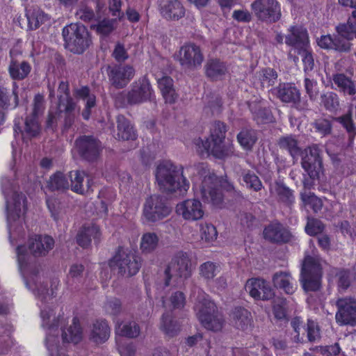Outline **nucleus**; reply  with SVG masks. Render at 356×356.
I'll return each instance as SVG.
<instances>
[{
	"instance_id": "obj_53",
	"label": "nucleus",
	"mask_w": 356,
	"mask_h": 356,
	"mask_svg": "<svg viewBox=\"0 0 356 356\" xmlns=\"http://www.w3.org/2000/svg\"><path fill=\"white\" fill-rule=\"evenodd\" d=\"M316 131L322 136H327L332 134V123L330 118H320L313 122Z\"/></svg>"
},
{
	"instance_id": "obj_48",
	"label": "nucleus",
	"mask_w": 356,
	"mask_h": 356,
	"mask_svg": "<svg viewBox=\"0 0 356 356\" xmlns=\"http://www.w3.org/2000/svg\"><path fill=\"white\" fill-rule=\"evenodd\" d=\"M115 332L122 337L136 338L140 334V329L136 322L131 321L119 324L115 328Z\"/></svg>"
},
{
	"instance_id": "obj_13",
	"label": "nucleus",
	"mask_w": 356,
	"mask_h": 356,
	"mask_svg": "<svg viewBox=\"0 0 356 356\" xmlns=\"http://www.w3.org/2000/svg\"><path fill=\"white\" fill-rule=\"evenodd\" d=\"M171 208L166 199L161 195H153L147 197L144 203L143 215L149 222H155L170 215Z\"/></svg>"
},
{
	"instance_id": "obj_6",
	"label": "nucleus",
	"mask_w": 356,
	"mask_h": 356,
	"mask_svg": "<svg viewBox=\"0 0 356 356\" xmlns=\"http://www.w3.org/2000/svg\"><path fill=\"white\" fill-rule=\"evenodd\" d=\"M194 310L198 320L206 329L217 332L222 328L224 323L222 315L209 296L200 294L194 306Z\"/></svg>"
},
{
	"instance_id": "obj_29",
	"label": "nucleus",
	"mask_w": 356,
	"mask_h": 356,
	"mask_svg": "<svg viewBox=\"0 0 356 356\" xmlns=\"http://www.w3.org/2000/svg\"><path fill=\"white\" fill-rule=\"evenodd\" d=\"M100 236L99 226L94 224L84 225L76 235V242L81 247L87 248L90 245L92 239L96 243H99Z\"/></svg>"
},
{
	"instance_id": "obj_52",
	"label": "nucleus",
	"mask_w": 356,
	"mask_h": 356,
	"mask_svg": "<svg viewBox=\"0 0 356 356\" xmlns=\"http://www.w3.org/2000/svg\"><path fill=\"white\" fill-rule=\"evenodd\" d=\"M115 19H104L96 24H92L90 28L97 33L104 36L108 35L115 29Z\"/></svg>"
},
{
	"instance_id": "obj_61",
	"label": "nucleus",
	"mask_w": 356,
	"mask_h": 356,
	"mask_svg": "<svg viewBox=\"0 0 356 356\" xmlns=\"http://www.w3.org/2000/svg\"><path fill=\"white\" fill-rule=\"evenodd\" d=\"M273 312L275 318L284 320L286 318V300L284 298H278L275 301Z\"/></svg>"
},
{
	"instance_id": "obj_17",
	"label": "nucleus",
	"mask_w": 356,
	"mask_h": 356,
	"mask_svg": "<svg viewBox=\"0 0 356 356\" xmlns=\"http://www.w3.org/2000/svg\"><path fill=\"white\" fill-rule=\"evenodd\" d=\"M336 322L339 325L356 326V298L346 296L336 300Z\"/></svg>"
},
{
	"instance_id": "obj_34",
	"label": "nucleus",
	"mask_w": 356,
	"mask_h": 356,
	"mask_svg": "<svg viewBox=\"0 0 356 356\" xmlns=\"http://www.w3.org/2000/svg\"><path fill=\"white\" fill-rule=\"evenodd\" d=\"M117 138L122 140H135L136 138V131L129 120L124 115L117 116Z\"/></svg>"
},
{
	"instance_id": "obj_39",
	"label": "nucleus",
	"mask_w": 356,
	"mask_h": 356,
	"mask_svg": "<svg viewBox=\"0 0 356 356\" xmlns=\"http://www.w3.org/2000/svg\"><path fill=\"white\" fill-rule=\"evenodd\" d=\"M277 72L270 67H264L257 72L255 79L262 88H268L275 84L277 81Z\"/></svg>"
},
{
	"instance_id": "obj_62",
	"label": "nucleus",
	"mask_w": 356,
	"mask_h": 356,
	"mask_svg": "<svg viewBox=\"0 0 356 356\" xmlns=\"http://www.w3.org/2000/svg\"><path fill=\"white\" fill-rule=\"evenodd\" d=\"M75 16L77 19L85 22H90L95 18L93 10L86 5L81 6L76 10Z\"/></svg>"
},
{
	"instance_id": "obj_7",
	"label": "nucleus",
	"mask_w": 356,
	"mask_h": 356,
	"mask_svg": "<svg viewBox=\"0 0 356 356\" xmlns=\"http://www.w3.org/2000/svg\"><path fill=\"white\" fill-rule=\"evenodd\" d=\"M152 95L153 90L149 80L143 77L134 82L129 90L118 92L114 99L118 107L124 108L149 101Z\"/></svg>"
},
{
	"instance_id": "obj_19",
	"label": "nucleus",
	"mask_w": 356,
	"mask_h": 356,
	"mask_svg": "<svg viewBox=\"0 0 356 356\" xmlns=\"http://www.w3.org/2000/svg\"><path fill=\"white\" fill-rule=\"evenodd\" d=\"M15 136H20L23 140L36 138L41 134L42 127L38 119L26 116L15 118L13 127Z\"/></svg>"
},
{
	"instance_id": "obj_25",
	"label": "nucleus",
	"mask_w": 356,
	"mask_h": 356,
	"mask_svg": "<svg viewBox=\"0 0 356 356\" xmlns=\"http://www.w3.org/2000/svg\"><path fill=\"white\" fill-rule=\"evenodd\" d=\"M54 245L49 236L34 235L29 239V250L34 257L45 256Z\"/></svg>"
},
{
	"instance_id": "obj_57",
	"label": "nucleus",
	"mask_w": 356,
	"mask_h": 356,
	"mask_svg": "<svg viewBox=\"0 0 356 356\" xmlns=\"http://www.w3.org/2000/svg\"><path fill=\"white\" fill-rule=\"evenodd\" d=\"M325 226L323 223L316 218H308L305 227L306 233L309 236L318 235L323 232Z\"/></svg>"
},
{
	"instance_id": "obj_8",
	"label": "nucleus",
	"mask_w": 356,
	"mask_h": 356,
	"mask_svg": "<svg viewBox=\"0 0 356 356\" xmlns=\"http://www.w3.org/2000/svg\"><path fill=\"white\" fill-rule=\"evenodd\" d=\"M65 48L76 54H82L92 44L91 35L80 23H71L62 30Z\"/></svg>"
},
{
	"instance_id": "obj_12",
	"label": "nucleus",
	"mask_w": 356,
	"mask_h": 356,
	"mask_svg": "<svg viewBox=\"0 0 356 356\" xmlns=\"http://www.w3.org/2000/svg\"><path fill=\"white\" fill-rule=\"evenodd\" d=\"M250 8L257 20L263 23H275L282 17L281 6L277 0H255Z\"/></svg>"
},
{
	"instance_id": "obj_5",
	"label": "nucleus",
	"mask_w": 356,
	"mask_h": 356,
	"mask_svg": "<svg viewBox=\"0 0 356 356\" xmlns=\"http://www.w3.org/2000/svg\"><path fill=\"white\" fill-rule=\"evenodd\" d=\"M191 261L186 252L179 251L172 257L163 273L164 286H177L191 276Z\"/></svg>"
},
{
	"instance_id": "obj_35",
	"label": "nucleus",
	"mask_w": 356,
	"mask_h": 356,
	"mask_svg": "<svg viewBox=\"0 0 356 356\" xmlns=\"http://www.w3.org/2000/svg\"><path fill=\"white\" fill-rule=\"evenodd\" d=\"M332 79L339 92L349 96H354L356 94L355 83L344 74H334L332 75Z\"/></svg>"
},
{
	"instance_id": "obj_4",
	"label": "nucleus",
	"mask_w": 356,
	"mask_h": 356,
	"mask_svg": "<svg viewBox=\"0 0 356 356\" xmlns=\"http://www.w3.org/2000/svg\"><path fill=\"white\" fill-rule=\"evenodd\" d=\"M186 170L196 171L203 180L200 186V195L204 202L211 203L216 207H220L222 202V194L218 188V181L215 174L211 173L206 163H202L193 167H187Z\"/></svg>"
},
{
	"instance_id": "obj_28",
	"label": "nucleus",
	"mask_w": 356,
	"mask_h": 356,
	"mask_svg": "<svg viewBox=\"0 0 356 356\" xmlns=\"http://www.w3.org/2000/svg\"><path fill=\"white\" fill-rule=\"evenodd\" d=\"M231 322L234 327L242 331L250 329L252 323L251 313L244 307H236L230 315Z\"/></svg>"
},
{
	"instance_id": "obj_36",
	"label": "nucleus",
	"mask_w": 356,
	"mask_h": 356,
	"mask_svg": "<svg viewBox=\"0 0 356 356\" xmlns=\"http://www.w3.org/2000/svg\"><path fill=\"white\" fill-rule=\"evenodd\" d=\"M158 86L165 102L173 104L177 99L173 85V80L168 76H163L158 79Z\"/></svg>"
},
{
	"instance_id": "obj_49",
	"label": "nucleus",
	"mask_w": 356,
	"mask_h": 356,
	"mask_svg": "<svg viewBox=\"0 0 356 356\" xmlns=\"http://www.w3.org/2000/svg\"><path fill=\"white\" fill-rule=\"evenodd\" d=\"M158 243L159 237L155 233H145L141 238L140 250L143 253H151L156 249Z\"/></svg>"
},
{
	"instance_id": "obj_10",
	"label": "nucleus",
	"mask_w": 356,
	"mask_h": 356,
	"mask_svg": "<svg viewBox=\"0 0 356 356\" xmlns=\"http://www.w3.org/2000/svg\"><path fill=\"white\" fill-rule=\"evenodd\" d=\"M110 266L117 270L118 274L131 277L135 275L141 267V259L131 250L119 248L110 261Z\"/></svg>"
},
{
	"instance_id": "obj_58",
	"label": "nucleus",
	"mask_w": 356,
	"mask_h": 356,
	"mask_svg": "<svg viewBox=\"0 0 356 356\" xmlns=\"http://www.w3.org/2000/svg\"><path fill=\"white\" fill-rule=\"evenodd\" d=\"M332 50L340 53H348L350 51L352 44L347 40L339 35H334Z\"/></svg>"
},
{
	"instance_id": "obj_20",
	"label": "nucleus",
	"mask_w": 356,
	"mask_h": 356,
	"mask_svg": "<svg viewBox=\"0 0 356 356\" xmlns=\"http://www.w3.org/2000/svg\"><path fill=\"white\" fill-rule=\"evenodd\" d=\"M135 74V70L131 65H114L108 66L107 75L108 81L114 88H125Z\"/></svg>"
},
{
	"instance_id": "obj_45",
	"label": "nucleus",
	"mask_w": 356,
	"mask_h": 356,
	"mask_svg": "<svg viewBox=\"0 0 356 356\" xmlns=\"http://www.w3.org/2000/svg\"><path fill=\"white\" fill-rule=\"evenodd\" d=\"M17 84L14 82L13 84L12 95H9L6 88L0 87V107L7 108L10 104L16 108L19 104Z\"/></svg>"
},
{
	"instance_id": "obj_27",
	"label": "nucleus",
	"mask_w": 356,
	"mask_h": 356,
	"mask_svg": "<svg viewBox=\"0 0 356 356\" xmlns=\"http://www.w3.org/2000/svg\"><path fill=\"white\" fill-rule=\"evenodd\" d=\"M86 174L83 170H74L69 172L68 177L70 179V188L74 193L83 195L91 191L92 181L87 179L86 185L83 184Z\"/></svg>"
},
{
	"instance_id": "obj_44",
	"label": "nucleus",
	"mask_w": 356,
	"mask_h": 356,
	"mask_svg": "<svg viewBox=\"0 0 356 356\" xmlns=\"http://www.w3.org/2000/svg\"><path fill=\"white\" fill-rule=\"evenodd\" d=\"M26 17L28 21V26L31 30H36L42 24L49 21L50 17L41 10H34L27 11Z\"/></svg>"
},
{
	"instance_id": "obj_41",
	"label": "nucleus",
	"mask_w": 356,
	"mask_h": 356,
	"mask_svg": "<svg viewBox=\"0 0 356 356\" xmlns=\"http://www.w3.org/2000/svg\"><path fill=\"white\" fill-rule=\"evenodd\" d=\"M161 329L166 335L172 337L180 332L181 325L177 321L172 319L171 313L168 312L162 315Z\"/></svg>"
},
{
	"instance_id": "obj_47",
	"label": "nucleus",
	"mask_w": 356,
	"mask_h": 356,
	"mask_svg": "<svg viewBox=\"0 0 356 356\" xmlns=\"http://www.w3.org/2000/svg\"><path fill=\"white\" fill-rule=\"evenodd\" d=\"M274 191L279 200L286 204H291L294 202L293 191L282 181H276Z\"/></svg>"
},
{
	"instance_id": "obj_43",
	"label": "nucleus",
	"mask_w": 356,
	"mask_h": 356,
	"mask_svg": "<svg viewBox=\"0 0 356 356\" xmlns=\"http://www.w3.org/2000/svg\"><path fill=\"white\" fill-rule=\"evenodd\" d=\"M236 138L241 146L246 150L251 149L257 140L256 131L247 127L242 129Z\"/></svg>"
},
{
	"instance_id": "obj_22",
	"label": "nucleus",
	"mask_w": 356,
	"mask_h": 356,
	"mask_svg": "<svg viewBox=\"0 0 356 356\" xmlns=\"http://www.w3.org/2000/svg\"><path fill=\"white\" fill-rule=\"evenodd\" d=\"M245 288L250 296L255 300H269L275 296L269 284L261 278L249 279Z\"/></svg>"
},
{
	"instance_id": "obj_63",
	"label": "nucleus",
	"mask_w": 356,
	"mask_h": 356,
	"mask_svg": "<svg viewBox=\"0 0 356 356\" xmlns=\"http://www.w3.org/2000/svg\"><path fill=\"white\" fill-rule=\"evenodd\" d=\"M307 336L310 342H315L321 338L320 328L318 324L311 319H308L307 323Z\"/></svg>"
},
{
	"instance_id": "obj_15",
	"label": "nucleus",
	"mask_w": 356,
	"mask_h": 356,
	"mask_svg": "<svg viewBox=\"0 0 356 356\" xmlns=\"http://www.w3.org/2000/svg\"><path fill=\"white\" fill-rule=\"evenodd\" d=\"M320 153L321 149L318 145L314 144L304 149L300 156L302 168L313 180L318 179L323 172V162Z\"/></svg>"
},
{
	"instance_id": "obj_31",
	"label": "nucleus",
	"mask_w": 356,
	"mask_h": 356,
	"mask_svg": "<svg viewBox=\"0 0 356 356\" xmlns=\"http://www.w3.org/2000/svg\"><path fill=\"white\" fill-rule=\"evenodd\" d=\"M111 329L106 320H97L93 324L90 334V339L96 343H103L110 337Z\"/></svg>"
},
{
	"instance_id": "obj_2",
	"label": "nucleus",
	"mask_w": 356,
	"mask_h": 356,
	"mask_svg": "<svg viewBox=\"0 0 356 356\" xmlns=\"http://www.w3.org/2000/svg\"><path fill=\"white\" fill-rule=\"evenodd\" d=\"M227 127L225 123L216 121L210 129V138H195L193 144L197 152L200 155L211 154L220 159H225L233 153L232 146L224 145Z\"/></svg>"
},
{
	"instance_id": "obj_9",
	"label": "nucleus",
	"mask_w": 356,
	"mask_h": 356,
	"mask_svg": "<svg viewBox=\"0 0 356 356\" xmlns=\"http://www.w3.org/2000/svg\"><path fill=\"white\" fill-rule=\"evenodd\" d=\"M323 260L318 257L307 255L302 264L300 282L302 289L308 291H318L322 285Z\"/></svg>"
},
{
	"instance_id": "obj_32",
	"label": "nucleus",
	"mask_w": 356,
	"mask_h": 356,
	"mask_svg": "<svg viewBox=\"0 0 356 356\" xmlns=\"http://www.w3.org/2000/svg\"><path fill=\"white\" fill-rule=\"evenodd\" d=\"M204 68L206 75L214 81L221 79L227 72L225 63L218 58L208 60Z\"/></svg>"
},
{
	"instance_id": "obj_51",
	"label": "nucleus",
	"mask_w": 356,
	"mask_h": 356,
	"mask_svg": "<svg viewBox=\"0 0 356 356\" xmlns=\"http://www.w3.org/2000/svg\"><path fill=\"white\" fill-rule=\"evenodd\" d=\"M241 177L248 188L258 192L263 188L262 182L254 172L250 170H243Z\"/></svg>"
},
{
	"instance_id": "obj_46",
	"label": "nucleus",
	"mask_w": 356,
	"mask_h": 356,
	"mask_svg": "<svg viewBox=\"0 0 356 356\" xmlns=\"http://www.w3.org/2000/svg\"><path fill=\"white\" fill-rule=\"evenodd\" d=\"M248 106L253 119L257 124H263L271 120L272 115L269 109L261 106L259 104L256 102L250 103Z\"/></svg>"
},
{
	"instance_id": "obj_40",
	"label": "nucleus",
	"mask_w": 356,
	"mask_h": 356,
	"mask_svg": "<svg viewBox=\"0 0 356 356\" xmlns=\"http://www.w3.org/2000/svg\"><path fill=\"white\" fill-rule=\"evenodd\" d=\"M76 102H70L67 105L63 106V108H60V113H61V117L63 116L64 118L61 127L63 133L67 132L72 127L76 118Z\"/></svg>"
},
{
	"instance_id": "obj_26",
	"label": "nucleus",
	"mask_w": 356,
	"mask_h": 356,
	"mask_svg": "<svg viewBox=\"0 0 356 356\" xmlns=\"http://www.w3.org/2000/svg\"><path fill=\"white\" fill-rule=\"evenodd\" d=\"M159 10L168 20H178L185 15V8L178 0H159Z\"/></svg>"
},
{
	"instance_id": "obj_24",
	"label": "nucleus",
	"mask_w": 356,
	"mask_h": 356,
	"mask_svg": "<svg viewBox=\"0 0 356 356\" xmlns=\"http://www.w3.org/2000/svg\"><path fill=\"white\" fill-rule=\"evenodd\" d=\"M17 53L10 50V60L8 67L10 76L13 80L22 81L27 78L31 72L32 67L26 60H19L16 58Z\"/></svg>"
},
{
	"instance_id": "obj_23",
	"label": "nucleus",
	"mask_w": 356,
	"mask_h": 356,
	"mask_svg": "<svg viewBox=\"0 0 356 356\" xmlns=\"http://www.w3.org/2000/svg\"><path fill=\"white\" fill-rule=\"evenodd\" d=\"M176 211L188 220H197L204 216L202 203L195 199H188L178 204Z\"/></svg>"
},
{
	"instance_id": "obj_42",
	"label": "nucleus",
	"mask_w": 356,
	"mask_h": 356,
	"mask_svg": "<svg viewBox=\"0 0 356 356\" xmlns=\"http://www.w3.org/2000/svg\"><path fill=\"white\" fill-rule=\"evenodd\" d=\"M47 188L51 191H65L70 188V183L67 177L58 171L49 177Z\"/></svg>"
},
{
	"instance_id": "obj_37",
	"label": "nucleus",
	"mask_w": 356,
	"mask_h": 356,
	"mask_svg": "<svg viewBox=\"0 0 356 356\" xmlns=\"http://www.w3.org/2000/svg\"><path fill=\"white\" fill-rule=\"evenodd\" d=\"M82 339V329L77 318H74L72 324L62 331V339L64 343H78Z\"/></svg>"
},
{
	"instance_id": "obj_16",
	"label": "nucleus",
	"mask_w": 356,
	"mask_h": 356,
	"mask_svg": "<svg viewBox=\"0 0 356 356\" xmlns=\"http://www.w3.org/2000/svg\"><path fill=\"white\" fill-rule=\"evenodd\" d=\"M204 56L200 46L187 43L182 46L178 54L181 66L186 70H195L201 67Z\"/></svg>"
},
{
	"instance_id": "obj_21",
	"label": "nucleus",
	"mask_w": 356,
	"mask_h": 356,
	"mask_svg": "<svg viewBox=\"0 0 356 356\" xmlns=\"http://www.w3.org/2000/svg\"><path fill=\"white\" fill-rule=\"evenodd\" d=\"M275 90L277 98L281 102L291 104L299 111L308 110L307 102H301L300 92L293 84L280 83Z\"/></svg>"
},
{
	"instance_id": "obj_54",
	"label": "nucleus",
	"mask_w": 356,
	"mask_h": 356,
	"mask_svg": "<svg viewBox=\"0 0 356 356\" xmlns=\"http://www.w3.org/2000/svg\"><path fill=\"white\" fill-rule=\"evenodd\" d=\"M301 200L306 206H309L314 213H318L322 209L323 202L313 193H302Z\"/></svg>"
},
{
	"instance_id": "obj_33",
	"label": "nucleus",
	"mask_w": 356,
	"mask_h": 356,
	"mask_svg": "<svg viewBox=\"0 0 356 356\" xmlns=\"http://www.w3.org/2000/svg\"><path fill=\"white\" fill-rule=\"evenodd\" d=\"M53 315V310L51 309H42L40 312V316L42 319V326L46 327L48 330L47 333L46 341L47 347L49 349L51 345V342L54 341V332L58 334V327L59 326V318L54 319L53 322L50 323V317Z\"/></svg>"
},
{
	"instance_id": "obj_14",
	"label": "nucleus",
	"mask_w": 356,
	"mask_h": 356,
	"mask_svg": "<svg viewBox=\"0 0 356 356\" xmlns=\"http://www.w3.org/2000/svg\"><path fill=\"white\" fill-rule=\"evenodd\" d=\"M75 147L79 156L88 162H95L100 157L103 145L96 137L92 135H82L76 138Z\"/></svg>"
},
{
	"instance_id": "obj_50",
	"label": "nucleus",
	"mask_w": 356,
	"mask_h": 356,
	"mask_svg": "<svg viewBox=\"0 0 356 356\" xmlns=\"http://www.w3.org/2000/svg\"><path fill=\"white\" fill-rule=\"evenodd\" d=\"M321 105L325 110L334 113L339 108V99L334 92H327L321 95Z\"/></svg>"
},
{
	"instance_id": "obj_55",
	"label": "nucleus",
	"mask_w": 356,
	"mask_h": 356,
	"mask_svg": "<svg viewBox=\"0 0 356 356\" xmlns=\"http://www.w3.org/2000/svg\"><path fill=\"white\" fill-rule=\"evenodd\" d=\"M58 105L59 108H63V106L67 105L70 102H75L70 97L69 83L67 81H60L58 88Z\"/></svg>"
},
{
	"instance_id": "obj_30",
	"label": "nucleus",
	"mask_w": 356,
	"mask_h": 356,
	"mask_svg": "<svg viewBox=\"0 0 356 356\" xmlns=\"http://www.w3.org/2000/svg\"><path fill=\"white\" fill-rule=\"evenodd\" d=\"M277 145L281 149L288 152L293 158V162H296L299 159L303 151L299 145L297 137L291 134L280 137Z\"/></svg>"
},
{
	"instance_id": "obj_11",
	"label": "nucleus",
	"mask_w": 356,
	"mask_h": 356,
	"mask_svg": "<svg viewBox=\"0 0 356 356\" xmlns=\"http://www.w3.org/2000/svg\"><path fill=\"white\" fill-rule=\"evenodd\" d=\"M285 43L291 47L288 57L294 63L299 61L297 53H303L305 49L309 48V40L307 31L302 26H293L289 29L285 36Z\"/></svg>"
},
{
	"instance_id": "obj_1",
	"label": "nucleus",
	"mask_w": 356,
	"mask_h": 356,
	"mask_svg": "<svg viewBox=\"0 0 356 356\" xmlns=\"http://www.w3.org/2000/svg\"><path fill=\"white\" fill-rule=\"evenodd\" d=\"M1 190L6 200L7 222L10 243L12 232L22 229L21 217L26 209V197L25 195L15 190L10 179H1Z\"/></svg>"
},
{
	"instance_id": "obj_3",
	"label": "nucleus",
	"mask_w": 356,
	"mask_h": 356,
	"mask_svg": "<svg viewBox=\"0 0 356 356\" xmlns=\"http://www.w3.org/2000/svg\"><path fill=\"white\" fill-rule=\"evenodd\" d=\"M155 176L160 189L163 192L172 193L179 191L183 193L189 188L190 184L184 175L183 168L170 161L160 163L156 168Z\"/></svg>"
},
{
	"instance_id": "obj_59",
	"label": "nucleus",
	"mask_w": 356,
	"mask_h": 356,
	"mask_svg": "<svg viewBox=\"0 0 356 356\" xmlns=\"http://www.w3.org/2000/svg\"><path fill=\"white\" fill-rule=\"evenodd\" d=\"M336 31L337 35L347 40H350L354 38H356V30L348 23V21L346 23L339 24L337 26Z\"/></svg>"
},
{
	"instance_id": "obj_18",
	"label": "nucleus",
	"mask_w": 356,
	"mask_h": 356,
	"mask_svg": "<svg viewBox=\"0 0 356 356\" xmlns=\"http://www.w3.org/2000/svg\"><path fill=\"white\" fill-rule=\"evenodd\" d=\"M263 236L265 240L276 245L289 243L295 238L290 229L278 220L272 221L266 225L264 229Z\"/></svg>"
},
{
	"instance_id": "obj_60",
	"label": "nucleus",
	"mask_w": 356,
	"mask_h": 356,
	"mask_svg": "<svg viewBox=\"0 0 356 356\" xmlns=\"http://www.w3.org/2000/svg\"><path fill=\"white\" fill-rule=\"evenodd\" d=\"M59 118H61V113H60V108L58 105L56 111H49L45 122V130L47 131L55 132L57 129L58 120Z\"/></svg>"
},
{
	"instance_id": "obj_38",
	"label": "nucleus",
	"mask_w": 356,
	"mask_h": 356,
	"mask_svg": "<svg viewBox=\"0 0 356 356\" xmlns=\"http://www.w3.org/2000/svg\"><path fill=\"white\" fill-rule=\"evenodd\" d=\"M291 280V276L289 273L282 271L275 273L273 277L274 286L284 290L287 294H293L296 289Z\"/></svg>"
},
{
	"instance_id": "obj_64",
	"label": "nucleus",
	"mask_w": 356,
	"mask_h": 356,
	"mask_svg": "<svg viewBox=\"0 0 356 356\" xmlns=\"http://www.w3.org/2000/svg\"><path fill=\"white\" fill-rule=\"evenodd\" d=\"M168 300L170 303V307L175 309H182L186 303L185 295L183 292L179 291L172 292Z\"/></svg>"
},
{
	"instance_id": "obj_56",
	"label": "nucleus",
	"mask_w": 356,
	"mask_h": 356,
	"mask_svg": "<svg viewBox=\"0 0 356 356\" xmlns=\"http://www.w3.org/2000/svg\"><path fill=\"white\" fill-rule=\"evenodd\" d=\"M217 236L216 229L213 225L209 223L201 225L200 236L202 240L207 243H211L216 239Z\"/></svg>"
}]
</instances>
